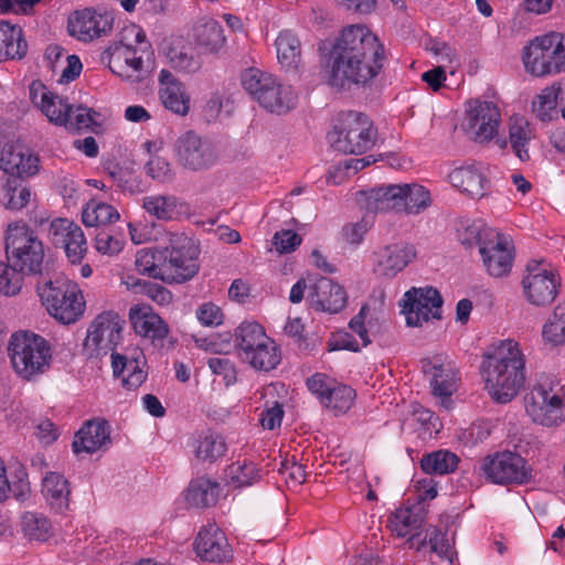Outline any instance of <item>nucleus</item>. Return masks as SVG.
Masks as SVG:
<instances>
[{"label":"nucleus","instance_id":"obj_1","mask_svg":"<svg viewBox=\"0 0 565 565\" xmlns=\"http://www.w3.org/2000/svg\"><path fill=\"white\" fill-rule=\"evenodd\" d=\"M319 52L328 70L327 83L339 90L366 87L386 62L379 38H323Z\"/></svg>","mask_w":565,"mask_h":565},{"label":"nucleus","instance_id":"obj_2","mask_svg":"<svg viewBox=\"0 0 565 565\" xmlns=\"http://www.w3.org/2000/svg\"><path fill=\"white\" fill-rule=\"evenodd\" d=\"M525 361L512 340L489 347L482 355L481 375L491 397L505 404L514 398L525 381Z\"/></svg>","mask_w":565,"mask_h":565},{"label":"nucleus","instance_id":"obj_3","mask_svg":"<svg viewBox=\"0 0 565 565\" xmlns=\"http://www.w3.org/2000/svg\"><path fill=\"white\" fill-rule=\"evenodd\" d=\"M234 347L239 361L258 372H270L281 361L279 347L257 322H243L236 328Z\"/></svg>","mask_w":565,"mask_h":565},{"label":"nucleus","instance_id":"obj_4","mask_svg":"<svg viewBox=\"0 0 565 565\" xmlns=\"http://www.w3.org/2000/svg\"><path fill=\"white\" fill-rule=\"evenodd\" d=\"M8 354L15 373L24 380L43 374L49 367L52 351L49 342L31 331H20L11 335Z\"/></svg>","mask_w":565,"mask_h":565},{"label":"nucleus","instance_id":"obj_5","mask_svg":"<svg viewBox=\"0 0 565 565\" xmlns=\"http://www.w3.org/2000/svg\"><path fill=\"white\" fill-rule=\"evenodd\" d=\"M6 258L23 278L41 274L44 259L43 243L25 223H12L8 226L6 236Z\"/></svg>","mask_w":565,"mask_h":565},{"label":"nucleus","instance_id":"obj_6","mask_svg":"<svg viewBox=\"0 0 565 565\" xmlns=\"http://www.w3.org/2000/svg\"><path fill=\"white\" fill-rule=\"evenodd\" d=\"M376 129L367 115L358 111L342 114L328 134L332 149L343 154H361L375 142Z\"/></svg>","mask_w":565,"mask_h":565},{"label":"nucleus","instance_id":"obj_7","mask_svg":"<svg viewBox=\"0 0 565 565\" xmlns=\"http://www.w3.org/2000/svg\"><path fill=\"white\" fill-rule=\"evenodd\" d=\"M525 411L534 423L552 427L565 420V394L563 387L542 377L525 395Z\"/></svg>","mask_w":565,"mask_h":565},{"label":"nucleus","instance_id":"obj_8","mask_svg":"<svg viewBox=\"0 0 565 565\" xmlns=\"http://www.w3.org/2000/svg\"><path fill=\"white\" fill-rule=\"evenodd\" d=\"M199 248L195 243L185 235H174L170 245L162 248L163 281L168 284H182L192 279L199 271Z\"/></svg>","mask_w":565,"mask_h":565},{"label":"nucleus","instance_id":"obj_9","mask_svg":"<svg viewBox=\"0 0 565 565\" xmlns=\"http://www.w3.org/2000/svg\"><path fill=\"white\" fill-rule=\"evenodd\" d=\"M38 294L51 316L62 323L75 322L83 312V297L77 285L66 279L38 285Z\"/></svg>","mask_w":565,"mask_h":565},{"label":"nucleus","instance_id":"obj_10","mask_svg":"<svg viewBox=\"0 0 565 565\" xmlns=\"http://www.w3.org/2000/svg\"><path fill=\"white\" fill-rule=\"evenodd\" d=\"M526 72L534 76L565 70V38H533L523 49Z\"/></svg>","mask_w":565,"mask_h":565},{"label":"nucleus","instance_id":"obj_11","mask_svg":"<svg viewBox=\"0 0 565 565\" xmlns=\"http://www.w3.org/2000/svg\"><path fill=\"white\" fill-rule=\"evenodd\" d=\"M481 469L487 480L501 486L525 484L532 479V468L526 460L509 450L487 456Z\"/></svg>","mask_w":565,"mask_h":565},{"label":"nucleus","instance_id":"obj_12","mask_svg":"<svg viewBox=\"0 0 565 565\" xmlns=\"http://www.w3.org/2000/svg\"><path fill=\"white\" fill-rule=\"evenodd\" d=\"M522 286L527 301L536 307L551 305L559 292L561 278L546 268L542 262L531 260L526 265V275Z\"/></svg>","mask_w":565,"mask_h":565},{"label":"nucleus","instance_id":"obj_13","mask_svg":"<svg viewBox=\"0 0 565 565\" xmlns=\"http://www.w3.org/2000/svg\"><path fill=\"white\" fill-rule=\"evenodd\" d=\"M177 162L190 171L210 169L217 160L211 141L190 130L182 134L173 146Z\"/></svg>","mask_w":565,"mask_h":565},{"label":"nucleus","instance_id":"obj_14","mask_svg":"<svg viewBox=\"0 0 565 565\" xmlns=\"http://www.w3.org/2000/svg\"><path fill=\"white\" fill-rule=\"evenodd\" d=\"M402 312L409 327H422L429 320L441 319L443 298L434 287H413L403 297Z\"/></svg>","mask_w":565,"mask_h":565},{"label":"nucleus","instance_id":"obj_15","mask_svg":"<svg viewBox=\"0 0 565 565\" xmlns=\"http://www.w3.org/2000/svg\"><path fill=\"white\" fill-rule=\"evenodd\" d=\"M500 122L501 114L494 103L476 99L469 104L462 127L476 142L484 143L494 138Z\"/></svg>","mask_w":565,"mask_h":565},{"label":"nucleus","instance_id":"obj_16","mask_svg":"<svg viewBox=\"0 0 565 565\" xmlns=\"http://www.w3.org/2000/svg\"><path fill=\"white\" fill-rule=\"evenodd\" d=\"M125 321L114 311L98 315L88 328L85 347L92 349L97 355L113 353L121 340Z\"/></svg>","mask_w":565,"mask_h":565},{"label":"nucleus","instance_id":"obj_17","mask_svg":"<svg viewBox=\"0 0 565 565\" xmlns=\"http://www.w3.org/2000/svg\"><path fill=\"white\" fill-rule=\"evenodd\" d=\"M420 364L435 396L448 398L458 390L459 370L451 359L436 354L423 359Z\"/></svg>","mask_w":565,"mask_h":565},{"label":"nucleus","instance_id":"obj_18","mask_svg":"<svg viewBox=\"0 0 565 565\" xmlns=\"http://www.w3.org/2000/svg\"><path fill=\"white\" fill-rule=\"evenodd\" d=\"M105 54L109 57L108 66L114 74L128 82L136 83L140 82V76L124 71L122 61L135 58L136 64L141 65L150 61L153 52L147 38H134L132 42L120 41L110 45Z\"/></svg>","mask_w":565,"mask_h":565},{"label":"nucleus","instance_id":"obj_19","mask_svg":"<svg viewBox=\"0 0 565 565\" xmlns=\"http://www.w3.org/2000/svg\"><path fill=\"white\" fill-rule=\"evenodd\" d=\"M416 256L413 246L394 243L380 247L373 253V271L381 277L393 278Z\"/></svg>","mask_w":565,"mask_h":565},{"label":"nucleus","instance_id":"obj_20","mask_svg":"<svg viewBox=\"0 0 565 565\" xmlns=\"http://www.w3.org/2000/svg\"><path fill=\"white\" fill-rule=\"evenodd\" d=\"M308 300L317 311L338 313L345 307L348 296L342 286L330 278L320 277L310 285Z\"/></svg>","mask_w":565,"mask_h":565},{"label":"nucleus","instance_id":"obj_21","mask_svg":"<svg viewBox=\"0 0 565 565\" xmlns=\"http://www.w3.org/2000/svg\"><path fill=\"white\" fill-rule=\"evenodd\" d=\"M129 320L138 335L149 339L156 347L163 345L170 329L166 321L150 306H132L129 309Z\"/></svg>","mask_w":565,"mask_h":565},{"label":"nucleus","instance_id":"obj_22","mask_svg":"<svg viewBox=\"0 0 565 565\" xmlns=\"http://www.w3.org/2000/svg\"><path fill=\"white\" fill-rule=\"evenodd\" d=\"M196 555L206 562L222 563L232 557L225 534L216 524L203 526L194 542Z\"/></svg>","mask_w":565,"mask_h":565},{"label":"nucleus","instance_id":"obj_23","mask_svg":"<svg viewBox=\"0 0 565 565\" xmlns=\"http://www.w3.org/2000/svg\"><path fill=\"white\" fill-rule=\"evenodd\" d=\"M113 24L111 14L84 8L68 15L67 32L68 35H106L111 31Z\"/></svg>","mask_w":565,"mask_h":565},{"label":"nucleus","instance_id":"obj_24","mask_svg":"<svg viewBox=\"0 0 565 565\" xmlns=\"http://www.w3.org/2000/svg\"><path fill=\"white\" fill-rule=\"evenodd\" d=\"M145 355L136 350L131 356L111 353V366L115 377L121 379L122 386L127 390L139 387L147 379V373L142 370Z\"/></svg>","mask_w":565,"mask_h":565},{"label":"nucleus","instance_id":"obj_25","mask_svg":"<svg viewBox=\"0 0 565 565\" xmlns=\"http://www.w3.org/2000/svg\"><path fill=\"white\" fill-rule=\"evenodd\" d=\"M110 444V427L104 419L88 420L75 435L72 444L75 454H93Z\"/></svg>","mask_w":565,"mask_h":565},{"label":"nucleus","instance_id":"obj_26","mask_svg":"<svg viewBox=\"0 0 565 565\" xmlns=\"http://www.w3.org/2000/svg\"><path fill=\"white\" fill-rule=\"evenodd\" d=\"M191 38H164L162 50L172 67L192 73L201 67L199 57L194 54Z\"/></svg>","mask_w":565,"mask_h":565},{"label":"nucleus","instance_id":"obj_27","mask_svg":"<svg viewBox=\"0 0 565 565\" xmlns=\"http://www.w3.org/2000/svg\"><path fill=\"white\" fill-rule=\"evenodd\" d=\"M483 265L488 273L493 277H503L511 270L513 255L509 248V242L505 236L500 234L493 243L483 245L480 249Z\"/></svg>","mask_w":565,"mask_h":565},{"label":"nucleus","instance_id":"obj_28","mask_svg":"<svg viewBox=\"0 0 565 565\" xmlns=\"http://www.w3.org/2000/svg\"><path fill=\"white\" fill-rule=\"evenodd\" d=\"M403 183L383 184L365 192V206L369 212H402Z\"/></svg>","mask_w":565,"mask_h":565},{"label":"nucleus","instance_id":"obj_29","mask_svg":"<svg viewBox=\"0 0 565 565\" xmlns=\"http://www.w3.org/2000/svg\"><path fill=\"white\" fill-rule=\"evenodd\" d=\"M449 181L461 192L476 199L484 196L489 186V180L476 166L454 169L449 173Z\"/></svg>","mask_w":565,"mask_h":565},{"label":"nucleus","instance_id":"obj_30","mask_svg":"<svg viewBox=\"0 0 565 565\" xmlns=\"http://www.w3.org/2000/svg\"><path fill=\"white\" fill-rule=\"evenodd\" d=\"M70 487L65 477L58 472H49L42 481V493L51 507L57 513L67 510L70 504Z\"/></svg>","mask_w":565,"mask_h":565},{"label":"nucleus","instance_id":"obj_31","mask_svg":"<svg viewBox=\"0 0 565 565\" xmlns=\"http://www.w3.org/2000/svg\"><path fill=\"white\" fill-rule=\"evenodd\" d=\"M296 104L297 95L292 87L276 79L275 85L266 93V99L259 105L273 114L282 115L295 108Z\"/></svg>","mask_w":565,"mask_h":565},{"label":"nucleus","instance_id":"obj_32","mask_svg":"<svg viewBox=\"0 0 565 565\" xmlns=\"http://www.w3.org/2000/svg\"><path fill=\"white\" fill-rule=\"evenodd\" d=\"M220 484L206 478L193 479L186 491L185 500L196 508L214 505L217 501Z\"/></svg>","mask_w":565,"mask_h":565},{"label":"nucleus","instance_id":"obj_33","mask_svg":"<svg viewBox=\"0 0 565 565\" xmlns=\"http://www.w3.org/2000/svg\"><path fill=\"white\" fill-rule=\"evenodd\" d=\"M181 206L179 199L170 194L147 195L142 199V207L146 212L160 221L175 218L180 214Z\"/></svg>","mask_w":565,"mask_h":565},{"label":"nucleus","instance_id":"obj_34","mask_svg":"<svg viewBox=\"0 0 565 565\" xmlns=\"http://www.w3.org/2000/svg\"><path fill=\"white\" fill-rule=\"evenodd\" d=\"M192 446L196 458L209 462H215L225 455L227 449L223 436L210 430L199 435Z\"/></svg>","mask_w":565,"mask_h":565},{"label":"nucleus","instance_id":"obj_35","mask_svg":"<svg viewBox=\"0 0 565 565\" xmlns=\"http://www.w3.org/2000/svg\"><path fill=\"white\" fill-rule=\"evenodd\" d=\"M277 77L270 73L250 67L242 74V85L244 89L258 104L266 99V93L275 85Z\"/></svg>","mask_w":565,"mask_h":565},{"label":"nucleus","instance_id":"obj_36","mask_svg":"<svg viewBox=\"0 0 565 565\" xmlns=\"http://www.w3.org/2000/svg\"><path fill=\"white\" fill-rule=\"evenodd\" d=\"M458 239L462 245L471 247L472 245H478L479 250L483 245H488L489 243H493L494 238H498L500 235L495 230L489 228L484 226L481 222H461L460 227L457 230Z\"/></svg>","mask_w":565,"mask_h":565},{"label":"nucleus","instance_id":"obj_37","mask_svg":"<svg viewBox=\"0 0 565 565\" xmlns=\"http://www.w3.org/2000/svg\"><path fill=\"white\" fill-rule=\"evenodd\" d=\"M402 212L417 215L424 212L430 204L429 191L417 183H403Z\"/></svg>","mask_w":565,"mask_h":565},{"label":"nucleus","instance_id":"obj_38","mask_svg":"<svg viewBox=\"0 0 565 565\" xmlns=\"http://www.w3.org/2000/svg\"><path fill=\"white\" fill-rule=\"evenodd\" d=\"M119 220L118 211L110 204L90 200L82 211V221L86 226H104Z\"/></svg>","mask_w":565,"mask_h":565},{"label":"nucleus","instance_id":"obj_39","mask_svg":"<svg viewBox=\"0 0 565 565\" xmlns=\"http://www.w3.org/2000/svg\"><path fill=\"white\" fill-rule=\"evenodd\" d=\"M509 137L515 156L521 161L530 160L527 145L534 135L527 120L522 117L513 118L510 124Z\"/></svg>","mask_w":565,"mask_h":565},{"label":"nucleus","instance_id":"obj_40","mask_svg":"<svg viewBox=\"0 0 565 565\" xmlns=\"http://www.w3.org/2000/svg\"><path fill=\"white\" fill-rule=\"evenodd\" d=\"M458 457L449 450H436L423 456L420 467L427 475H447L457 468Z\"/></svg>","mask_w":565,"mask_h":565},{"label":"nucleus","instance_id":"obj_41","mask_svg":"<svg viewBox=\"0 0 565 565\" xmlns=\"http://www.w3.org/2000/svg\"><path fill=\"white\" fill-rule=\"evenodd\" d=\"M21 529L30 541L45 542L52 535V524L42 513L25 512L21 516Z\"/></svg>","mask_w":565,"mask_h":565},{"label":"nucleus","instance_id":"obj_42","mask_svg":"<svg viewBox=\"0 0 565 565\" xmlns=\"http://www.w3.org/2000/svg\"><path fill=\"white\" fill-rule=\"evenodd\" d=\"M562 92L559 86L544 88L532 102V110L542 121H551L558 117L557 105Z\"/></svg>","mask_w":565,"mask_h":565},{"label":"nucleus","instance_id":"obj_43","mask_svg":"<svg viewBox=\"0 0 565 565\" xmlns=\"http://www.w3.org/2000/svg\"><path fill=\"white\" fill-rule=\"evenodd\" d=\"M227 482L236 488L248 487L262 479L257 466L248 460L236 461L225 471Z\"/></svg>","mask_w":565,"mask_h":565},{"label":"nucleus","instance_id":"obj_44","mask_svg":"<svg viewBox=\"0 0 565 565\" xmlns=\"http://www.w3.org/2000/svg\"><path fill=\"white\" fill-rule=\"evenodd\" d=\"M277 60L286 71H297L301 63L299 38H276Z\"/></svg>","mask_w":565,"mask_h":565},{"label":"nucleus","instance_id":"obj_45","mask_svg":"<svg viewBox=\"0 0 565 565\" xmlns=\"http://www.w3.org/2000/svg\"><path fill=\"white\" fill-rule=\"evenodd\" d=\"M355 397L356 393L351 386L335 382L322 405L333 411L335 415H341L351 409Z\"/></svg>","mask_w":565,"mask_h":565},{"label":"nucleus","instance_id":"obj_46","mask_svg":"<svg viewBox=\"0 0 565 565\" xmlns=\"http://www.w3.org/2000/svg\"><path fill=\"white\" fill-rule=\"evenodd\" d=\"M159 96L163 106L172 113L181 116L189 113L190 98L182 84L160 87Z\"/></svg>","mask_w":565,"mask_h":565},{"label":"nucleus","instance_id":"obj_47","mask_svg":"<svg viewBox=\"0 0 565 565\" xmlns=\"http://www.w3.org/2000/svg\"><path fill=\"white\" fill-rule=\"evenodd\" d=\"M424 522V516L409 508H399L395 511L391 523L392 530L398 537H405L418 530Z\"/></svg>","mask_w":565,"mask_h":565},{"label":"nucleus","instance_id":"obj_48","mask_svg":"<svg viewBox=\"0 0 565 565\" xmlns=\"http://www.w3.org/2000/svg\"><path fill=\"white\" fill-rule=\"evenodd\" d=\"M543 337L554 345L565 343V301L557 305L543 327Z\"/></svg>","mask_w":565,"mask_h":565},{"label":"nucleus","instance_id":"obj_49","mask_svg":"<svg viewBox=\"0 0 565 565\" xmlns=\"http://www.w3.org/2000/svg\"><path fill=\"white\" fill-rule=\"evenodd\" d=\"M162 249L150 250V249H141L137 253L136 256V268L138 273L141 275H147L154 279H160L163 281L162 271L159 270L162 264Z\"/></svg>","mask_w":565,"mask_h":565},{"label":"nucleus","instance_id":"obj_50","mask_svg":"<svg viewBox=\"0 0 565 565\" xmlns=\"http://www.w3.org/2000/svg\"><path fill=\"white\" fill-rule=\"evenodd\" d=\"M41 111L47 117L50 122L57 126H67L70 114L72 113V105L66 99L53 94L41 108Z\"/></svg>","mask_w":565,"mask_h":565},{"label":"nucleus","instance_id":"obj_51","mask_svg":"<svg viewBox=\"0 0 565 565\" xmlns=\"http://www.w3.org/2000/svg\"><path fill=\"white\" fill-rule=\"evenodd\" d=\"M425 537L426 544H429L431 552L436 553L441 558H446L450 564L454 563L456 553L452 551L445 533L436 526H429L426 530Z\"/></svg>","mask_w":565,"mask_h":565},{"label":"nucleus","instance_id":"obj_52","mask_svg":"<svg viewBox=\"0 0 565 565\" xmlns=\"http://www.w3.org/2000/svg\"><path fill=\"white\" fill-rule=\"evenodd\" d=\"M23 277L7 260H0V292L6 296H14L20 292Z\"/></svg>","mask_w":565,"mask_h":565},{"label":"nucleus","instance_id":"obj_53","mask_svg":"<svg viewBox=\"0 0 565 565\" xmlns=\"http://www.w3.org/2000/svg\"><path fill=\"white\" fill-rule=\"evenodd\" d=\"M75 228L79 225L68 221L67 218H55L52 221L49 230V236L55 247L63 248L67 241L75 234Z\"/></svg>","mask_w":565,"mask_h":565},{"label":"nucleus","instance_id":"obj_54","mask_svg":"<svg viewBox=\"0 0 565 565\" xmlns=\"http://www.w3.org/2000/svg\"><path fill=\"white\" fill-rule=\"evenodd\" d=\"M132 287L137 288L140 292L145 294L160 306L169 305L173 298L169 289L150 280L138 279L132 284Z\"/></svg>","mask_w":565,"mask_h":565},{"label":"nucleus","instance_id":"obj_55","mask_svg":"<svg viewBox=\"0 0 565 565\" xmlns=\"http://www.w3.org/2000/svg\"><path fill=\"white\" fill-rule=\"evenodd\" d=\"M31 199V191L25 186H11L4 189L1 198L7 210L18 211L24 207Z\"/></svg>","mask_w":565,"mask_h":565},{"label":"nucleus","instance_id":"obj_56","mask_svg":"<svg viewBox=\"0 0 565 565\" xmlns=\"http://www.w3.org/2000/svg\"><path fill=\"white\" fill-rule=\"evenodd\" d=\"M211 371L223 377L226 386L233 385L237 381V371L235 364L227 358H211L207 361Z\"/></svg>","mask_w":565,"mask_h":565},{"label":"nucleus","instance_id":"obj_57","mask_svg":"<svg viewBox=\"0 0 565 565\" xmlns=\"http://www.w3.org/2000/svg\"><path fill=\"white\" fill-rule=\"evenodd\" d=\"M335 382L337 381L334 379L323 373H315L307 379L306 385L310 393L317 396V398L322 404L326 402V397L328 396Z\"/></svg>","mask_w":565,"mask_h":565},{"label":"nucleus","instance_id":"obj_58","mask_svg":"<svg viewBox=\"0 0 565 565\" xmlns=\"http://www.w3.org/2000/svg\"><path fill=\"white\" fill-rule=\"evenodd\" d=\"M425 49L430 51L436 61L441 64H452L457 61V52L448 43L440 41L437 38H429L425 43Z\"/></svg>","mask_w":565,"mask_h":565},{"label":"nucleus","instance_id":"obj_59","mask_svg":"<svg viewBox=\"0 0 565 565\" xmlns=\"http://www.w3.org/2000/svg\"><path fill=\"white\" fill-rule=\"evenodd\" d=\"M96 111L88 109L83 106L76 107V109L72 108V113L70 114V119L67 121L66 128L70 130H83L88 129L93 125L96 124L95 120Z\"/></svg>","mask_w":565,"mask_h":565},{"label":"nucleus","instance_id":"obj_60","mask_svg":"<svg viewBox=\"0 0 565 565\" xmlns=\"http://www.w3.org/2000/svg\"><path fill=\"white\" fill-rule=\"evenodd\" d=\"M371 225L372 222L366 216L358 222L348 223L342 227V237L347 243L358 245L362 242Z\"/></svg>","mask_w":565,"mask_h":565},{"label":"nucleus","instance_id":"obj_61","mask_svg":"<svg viewBox=\"0 0 565 565\" xmlns=\"http://www.w3.org/2000/svg\"><path fill=\"white\" fill-rule=\"evenodd\" d=\"M63 249L72 263H79L83 259L87 246L86 238L81 227L75 228V234H73V237L67 241Z\"/></svg>","mask_w":565,"mask_h":565},{"label":"nucleus","instance_id":"obj_62","mask_svg":"<svg viewBox=\"0 0 565 565\" xmlns=\"http://www.w3.org/2000/svg\"><path fill=\"white\" fill-rule=\"evenodd\" d=\"M145 169L151 179L160 182L170 181L173 177L170 163L162 157H153Z\"/></svg>","mask_w":565,"mask_h":565},{"label":"nucleus","instance_id":"obj_63","mask_svg":"<svg viewBox=\"0 0 565 565\" xmlns=\"http://www.w3.org/2000/svg\"><path fill=\"white\" fill-rule=\"evenodd\" d=\"M301 237L291 230H284L277 232L273 237V244L280 254H286L295 250L300 245Z\"/></svg>","mask_w":565,"mask_h":565},{"label":"nucleus","instance_id":"obj_64","mask_svg":"<svg viewBox=\"0 0 565 565\" xmlns=\"http://www.w3.org/2000/svg\"><path fill=\"white\" fill-rule=\"evenodd\" d=\"M95 247L99 253L114 255L121 250L122 241L102 230L96 234Z\"/></svg>","mask_w":565,"mask_h":565}]
</instances>
